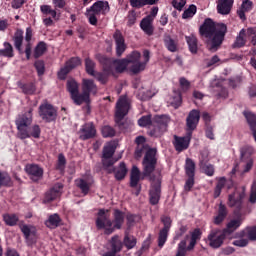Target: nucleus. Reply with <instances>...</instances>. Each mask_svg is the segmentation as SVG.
Returning a JSON list of instances; mask_svg holds the SVG:
<instances>
[{
	"label": "nucleus",
	"instance_id": "nucleus-1",
	"mask_svg": "<svg viewBox=\"0 0 256 256\" xmlns=\"http://www.w3.org/2000/svg\"><path fill=\"white\" fill-rule=\"evenodd\" d=\"M142 165L144 177H149L151 181L148 192L149 203L150 205H159V201H161V170H158L159 177L153 174L157 167V149L147 150Z\"/></svg>",
	"mask_w": 256,
	"mask_h": 256
},
{
	"label": "nucleus",
	"instance_id": "nucleus-2",
	"mask_svg": "<svg viewBox=\"0 0 256 256\" xmlns=\"http://www.w3.org/2000/svg\"><path fill=\"white\" fill-rule=\"evenodd\" d=\"M199 35L206 39V45L209 51H217L227 35V25L220 23L215 24L211 18H206L203 24L199 27Z\"/></svg>",
	"mask_w": 256,
	"mask_h": 256
},
{
	"label": "nucleus",
	"instance_id": "nucleus-3",
	"mask_svg": "<svg viewBox=\"0 0 256 256\" xmlns=\"http://www.w3.org/2000/svg\"><path fill=\"white\" fill-rule=\"evenodd\" d=\"M109 210L99 209L95 220L96 229L98 231H104V235H113L115 231L123 227L125 223V212L114 209L113 220L107 215Z\"/></svg>",
	"mask_w": 256,
	"mask_h": 256
},
{
	"label": "nucleus",
	"instance_id": "nucleus-4",
	"mask_svg": "<svg viewBox=\"0 0 256 256\" xmlns=\"http://www.w3.org/2000/svg\"><path fill=\"white\" fill-rule=\"evenodd\" d=\"M95 59L101 65L102 72H95L92 77H95L101 85H107L109 77H115V73H117V62H115V58L101 53L96 54Z\"/></svg>",
	"mask_w": 256,
	"mask_h": 256
},
{
	"label": "nucleus",
	"instance_id": "nucleus-5",
	"mask_svg": "<svg viewBox=\"0 0 256 256\" xmlns=\"http://www.w3.org/2000/svg\"><path fill=\"white\" fill-rule=\"evenodd\" d=\"M2 219L8 227H19L21 233L24 235V239L28 247H31L33 243V238H31V235L35 236L37 234V230L35 229V226L23 224V221L19 223V215L15 213H5L2 215Z\"/></svg>",
	"mask_w": 256,
	"mask_h": 256
},
{
	"label": "nucleus",
	"instance_id": "nucleus-6",
	"mask_svg": "<svg viewBox=\"0 0 256 256\" xmlns=\"http://www.w3.org/2000/svg\"><path fill=\"white\" fill-rule=\"evenodd\" d=\"M129 109H131V103H129L127 95L120 96L116 103L115 121L120 131L124 133L131 129V123L123 121L126 115L129 114Z\"/></svg>",
	"mask_w": 256,
	"mask_h": 256
},
{
	"label": "nucleus",
	"instance_id": "nucleus-7",
	"mask_svg": "<svg viewBox=\"0 0 256 256\" xmlns=\"http://www.w3.org/2000/svg\"><path fill=\"white\" fill-rule=\"evenodd\" d=\"M111 11V7L109 6L108 1L98 0L91 7L86 9V17L88 19V23L96 27L99 17L101 15H107Z\"/></svg>",
	"mask_w": 256,
	"mask_h": 256
},
{
	"label": "nucleus",
	"instance_id": "nucleus-8",
	"mask_svg": "<svg viewBox=\"0 0 256 256\" xmlns=\"http://www.w3.org/2000/svg\"><path fill=\"white\" fill-rule=\"evenodd\" d=\"M245 199V186L236 189L232 194L228 196L229 207L234 208V213L239 215L241 209H243V200Z\"/></svg>",
	"mask_w": 256,
	"mask_h": 256
},
{
	"label": "nucleus",
	"instance_id": "nucleus-9",
	"mask_svg": "<svg viewBox=\"0 0 256 256\" xmlns=\"http://www.w3.org/2000/svg\"><path fill=\"white\" fill-rule=\"evenodd\" d=\"M38 114L45 123H53V121H57V109L52 104H41L38 108Z\"/></svg>",
	"mask_w": 256,
	"mask_h": 256
},
{
	"label": "nucleus",
	"instance_id": "nucleus-10",
	"mask_svg": "<svg viewBox=\"0 0 256 256\" xmlns=\"http://www.w3.org/2000/svg\"><path fill=\"white\" fill-rule=\"evenodd\" d=\"M227 238V234L219 228L212 229L207 236L208 245L212 249H219Z\"/></svg>",
	"mask_w": 256,
	"mask_h": 256
},
{
	"label": "nucleus",
	"instance_id": "nucleus-11",
	"mask_svg": "<svg viewBox=\"0 0 256 256\" xmlns=\"http://www.w3.org/2000/svg\"><path fill=\"white\" fill-rule=\"evenodd\" d=\"M141 59V53L138 51H133L131 54L127 56V58L124 59H116L114 58V61L116 63V69L117 73H124L129 66V63H139Z\"/></svg>",
	"mask_w": 256,
	"mask_h": 256
},
{
	"label": "nucleus",
	"instance_id": "nucleus-12",
	"mask_svg": "<svg viewBox=\"0 0 256 256\" xmlns=\"http://www.w3.org/2000/svg\"><path fill=\"white\" fill-rule=\"evenodd\" d=\"M91 93L95 95L97 93V85L95 81L91 79L82 80V93H81V103H89L91 101Z\"/></svg>",
	"mask_w": 256,
	"mask_h": 256
},
{
	"label": "nucleus",
	"instance_id": "nucleus-13",
	"mask_svg": "<svg viewBox=\"0 0 256 256\" xmlns=\"http://www.w3.org/2000/svg\"><path fill=\"white\" fill-rule=\"evenodd\" d=\"M201 119V112L197 109H193L189 112L186 118V131L188 137L193 135L195 129H197V125H199V121Z\"/></svg>",
	"mask_w": 256,
	"mask_h": 256
},
{
	"label": "nucleus",
	"instance_id": "nucleus-14",
	"mask_svg": "<svg viewBox=\"0 0 256 256\" xmlns=\"http://www.w3.org/2000/svg\"><path fill=\"white\" fill-rule=\"evenodd\" d=\"M31 123H33V108H29L23 114L18 115L15 121L18 133H21L23 130L29 127Z\"/></svg>",
	"mask_w": 256,
	"mask_h": 256
},
{
	"label": "nucleus",
	"instance_id": "nucleus-15",
	"mask_svg": "<svg viewBox=\"0 0 256 256\" xmlns=\"http://www.w3.org/2000/svg\"><path fill=\"white\" fill-rule=\"evenodd\" d=\"M66 89L70 94V98L72 99L74 105H82L81 93L79 92V83H77L75 79L71 78L67 80Z\"/></svg>",
	"mask_w": 256,
	"mask_h": 256
},
{
	"label": "nucleus",
	"instance_id": "nucleus-16",
	"mask_svg": "<svg viewBox=\"0 0 256 256\" xmlns=\"http://www.w3.org/2000/svg\"><path fill=\"white\" fill-rule=\"evenodd\" d=\"M201 237H203V231H201V228H195L190 232V236L186 235L184 239L186 243V250L193 251L197 245V242L201 241Z\"/></svg>",
	"mask_w": 256,
	"mask_h": 256
},
{
	"label": "nucleus",
	"instance_id": "nucleus-17",
	"mask_svg": "<svg viewBox=\"0 0 256 256\" xmlns=\"http://www.w3.org/2000/svg\"><path fill=\"white\" fill-rule=\"evenodd\" d=\"M25 172L29 176V179L34 183H38L43 179L44 170L41 166L37 164H27L25 166Z\"/></svg>",
	"mask_w": 256,
	"mask_h": 256
},
{
	"label": "nucleus",
	"instance_id": "nucleus-18",
	"mask_svg": "<svg viewBox=\"0 0 256 256\" xmlns=\"http://www.w3.org/2000/svg\"><path fill=\"white\" fill-rule=\"evenodd\" d=\"M79 133V139H81V141H89V139H95L97 136V129L93 122H88L81 126Z\"/></svg>",
	"mask_w": 256,
	"mask_h": 256
},
{
	"label": "nucleus",
	"instance_id": "nucleus-19",
	"mask_svg": "<svg viewBox=\"0 0 256 256\" xmlns=\"http://www.w3.org/2000/svg\"><path fill=\"white\" fill-rule=\"evenodd\" d=\"M33 137L34 139H39L41 137V127L37 124L32 127L24 128L21 132H18V139H30Z\"/></svg>",
	"mask_w": 256,
	"mask_h": 256
},
{
	"label": "nucleus",
	"instance_id": "nucleus-20",
	"mask_svg": "<svg viewBox=\"0 0 256 256\" xmlns=\"http://www.w3.org/2000/svg\"><path fill=\"white\" fill-rule=\"evenodd\" d=\"M113 39L115 41L116 45V56L121 57L125 51H127V44L125 43V37H123V34L121 31L116 30L113 34Z\"/></svg>",
	"mask_w": 256,
	"mask_h": 256
},
{
	"label": "nucleus",
	"instance_id": "nucleus-21",
	"mask_svg": "<svg viewBox=\"0 0 256 256\" xmlns=\"http://www.w3.org/2000/svg\"><path fill=\"white\" fill-rule=\"evenodd\" d=\"M63 190V184L56 183L52 188H50L44 197V203H51L57 199V197H61V191Z\"/></svg>",
	"mask_w": 256,
	"mask_h": 256
},
{
	"label": "nucleus",
	"instance_id": "nucleus-22",
	"mask_svg": "<svg viewBox=\"0 0 256 256\" xmlns=\"http://www.w3.org/2000/svg\"><path fill=\"white\" fill-rule=\"evenodd\" d=\"M172 143L174 145L175 151H177L178 153H181L189 149L191 138L174 135V140Z\"/></svg>",
	"mask_w": 256,
	"mask_h": 256
},
{
	"label": "nucleus",
	"instance_id": "nucleus-23",
	"mask_svg": "<svg viewBox=\"0 0 256 256\" xmlns=\"http://www.w3.org/2000/svg\"><path fill=\"white\" fill-rule=\"evenodd\" d=\"M128 171L129 170L127 169V165L125 164V162H120L117 168L112 167L111 169H108L109 174L114 173L116 181H123V179L127 177Z\"/></svg>",
	"mask_w": 256,
	"mask_h": 256
},
{
	"label": "nucleus",
	"instance_id": "nucleus-24",
	"mask_svg": "<svg viewBox=\"0 0 256 256\" xmlns=\"http://www.w3.org/2000/svg\"><path fill=\"white\" fill-rule=\"evenodd\" d=\"M199 167L208 177H213V175H215V168L212 164H209V159L203 154H201L199 158Z\"/></svg>",
	"mask_w": 256,
	"mask_h": 256
},
{
	"label": "nucleus",
	"instance_id": "nucleus-25",
	"mask_svg": "<svg viewBox=\"0 0 256 256\" xmlns=\"http://www.w3.org/2000/svg\"><path fill=\"white\" fill-rule=\"evenodd\" d=\"M233 3L235 0H218L217 1V11L220 15H229L233 9Z\"/></svg>",
	"mask_w": 256,
	"mask_h": 256
},
{
	"label": "nucleus",
	"instance_id": "nucleus-26",
	"mask_svg": "<svg viewBox=\"0 0 256 256\" xmlns=\"http://www.w3.org/2000/svg\"><path fill=\"white\" fill-rule=\"evenodd\" d=\"M242 224H243L242 217H238L237 219H232L227 223L226 228L223 229L222 231L226 234V236L231 235L235 233V231H237Z\"/></svg>",
	"mask_w": 256,
	"mask_h": 256
},
{
	"label": "nucleus",
	"instance_id": "nucleus-27",
	"mask_svg": "<svg viewBox=\"0 0 256 256\" xmlns=\"http://www.w3.org/2000/svg\"><path fill=\"white\" fill-rule=\"evenodd\" d=\"M140 28L146 35L151 37L155 32V28L153 27V18H151V16L144 17L140 22Z\"/></svg>",
	"mask_w": 256,
	"mask_h": 256
},
{
	"label": "nucleus",
	"instance_id": "nucleus-28",
	"mask_svg": "<svg viewBox=\"0 0 256 256\" xmlns=\"http://www.w3.org/2000/svg\"><path fill=\"white\" fill-rule=\"evenodd\" d=\"M229 215V210L225 204L220 203L217 210V215L214 217V225H221L227 216Z\"/></svg>",
	"mask_w": 256,
	"mask_h": 256
},
{
	"label": "nucleus",
	"instance_id": "nucleus-29",
	"mask_svg": "<svg viewBox=\"0 0 256 256\" xmlns=\"http://www.w3.org/2000/svg\"><path fill=\"white\" fill-rule=\"evenodd\" d=\"M152 122L154 123V125H157L162 130L167 131L169 123H171V118L169 117V115H155Z\"/></svg>",
	"mask_w": 256,
	"mask_h": 256
},
{
	"label": "nucleus",
	"instance_id": "nucleus-30",
	"mask_svg": "<svg viewBox=\"0 0 256 256\" xmlns=\"http://www.w3.org/2000/svg\"><path fill=\"white\" fill-rule=\"evenodd\" d=\"M62 221L61 216L54 213L48 217V219L44 222V225L48 227V229H57V227H61Z\"/></svg>",
	"mask_w": 256,
	"mask_h": 256
},
{
	"label": "nucleus",
	"instance_id": "nucleus-31",
	"mask_svg": "<svg viewBox=\"0 0 256 256\" xmlns=\"http://www.w3.org/2000/svg\"><path fill=\"white\" fill-rule=\"evenodd\" d=\"M17 87L21 89L22 93L24 95H35V92L37 91V87L35 86V83H23L22 81L17 82Z\"/></svg>",
	"mask_w": 256,
	"mask_h": 256
},
{
	"label": "nucleus",
	"instance_id": "nucleus-32",
	"mask_svg": "<svg viewBox=\"0 0 256 256\" xmlns=\"http://www.w3.org/2000/svg\"><path fill=\"white\" fill-rule=\"evenodd\" d=\"M139 181H141V170L137 166H133L130 173V187L135 189L139 185Z\"/></svg>",
	"mask_w": 256,
	"mask_h": 256
},
{
	"label": "nucleus",
	"instance_id": "nucleus-33",
	"mask_svg": "<svg viewBox=\"0 0 256 256\" xmlns=\"http://www.w3.org/2000/svg\"><path fill=\"white\" fill-rule=\"evenodd\" d=\"M12 40L14 42L15 49L18 50L20 55L23 54V49L21 48L23 47V30L21 29L16 30Z\"/></svg>",
	"mask_w": 256,
	"mask_h": 256
},
{
	"label": "nucleus",
	"instance_id": "nucleus-34",
	"mask_svg": "<svg viewBox=\"0 0 256 256\" xmlns=\"http://www.w3.org/2000/svg\"><path fill=\"white\" fill-rule=\"evenodd\" d=\"M247 37L245 35V28L241 29L239 35L236 37L234 43L232 44V49H241L247 45Z\"/></svg>",
	"mask_w": 256,
	"mask_h": 256
},
{
	"label": "nucleus",
	"instance_id": "nucleus-35",
	"mask_svg": "<svg viewBox=\"0 0 256 256\" xmlns=\"http://www.w3.org/2000/svg\"><path fill=\"white\" fill-rule=\"evenodd\" d=\"M4 48L0 49V57H6L7 59H13L15 57V51L13 45L9 42H4Z\"/></svg>",
	"mask_w": 256,
	"mask_h": 256
},
{
	"label": "nucleus",
	"instance_id": "nucleus-36",
	"mask_svg": "<svg viewBox=\"0 0 256 256\" xmlns=\"http://www.w3.org/2000/svg\"><path fill=\"white\" fill-rule=\"evenodd\" d=\"M117 150V146L115 143L110 142L103 148L102 158L103 159H111L113 155H115V151Z\"/></svg>",
	"mask_w": 256,
	"mask_h": 256
},
{
	"label": "nucleus",
	"instance_id": "nucleus-37",
	"mask_svg": "<svg viewBox=\"0 0 256 256\" xmlns=\"http://www.w3.org/2000/svg\"><path fill=\"white\" fill-rule=\"evenodd\" d=\"M47 53V43L45 41H40L34 48V59H39V57H43Z\"/></svg>",
	"mask_w": 256,
	"mask_h": 256
},
{
	"label": "nucleus",
	"instance_id": "nucleus-38",
	"mask_svg": "<svg viewBox=\"0 0 256 256\" xmlns=\"http://www.w3.org/2000/svg\"><path fill=\"white\" fill-rule=\"evenodd\" d=\"M159 0H130V5L134 9H141L145 5H157Z\"/></svg>",
	"mask_w": 256,
	"mask_h": 256
},
{
	"label": "nucleus",
	"instance_id": "nucleus-39",
	"mask_svg": "<svg viewBox=\"0 0 256 256\" xmlns=\"http://www.w3.org/2000/svg\"><path fill=\"white\" fill-rule=\"evenodd\" d=\"M185 39L189 47L190 53H192L193 55L197 54V51H198L197 37H195V35H191V36H186Z\"/></svg>",
	"mask_w": 256,
	"mask_h": 256
},
{
	"label": "nucleus",
	"instance_id": "nucleus-40",
	"mask_svg": "<svg viewBox=\"0 0 256 256\" xmlns=\"http://www.w3.org/2000/svg\"><path fill=\"white\" fill-rule=\"evenodd\" d=\"M76 187H78V189H80L81 193L84 196L89 195V191H91V183L87 182L83 178L76 181Z\"/></svg>",
	"mask_w": 256,
	"mask_h": 256
},
{
	"label": "nucleus",
	"instance_id": "nucleus-41",
	"mask_svg": "<svg viewBox=\"0 0 256 256\" xmlns=\"http://www.w3.org/2000/svg\"><path fill=\"white\" fill-rule=\"evenodd\" d=\"M111 244V250L114 251V253H119L123 249L124 243L119 239V235H115L111 238L110 241Z\"/></svg>",
	"mask_w": 256,
	"mask_h": 256
},
{
	"label": "nucleus",
	"instance_id": "nucleus-42",
	"mask_svg": "<svg viewBox=\"0 0 256 256\" xmlns=\"http://www.w3.org/2000/svg\"><path fill=\"white\" fill-rule=\"evenodd\" d=\"M84 65H85L86 73L91 77L95 76V67H97V64L95 63V61L87 57L84 60Z\"/></svg>",
	"mask_w": 256,
	"mask_h": 256
},
{
	"label": "nucleus",
	"instance_id": "nucleus-43",
	"mask_svg": "<svg viewBox=\"0 0 256 256\" xmlns=\"http://www.w3.org/2000/svg\"><path fill=\"white\" fill-rule=\"evenodd\" d=\"M185 173L187 177H195V162L191 158L186 159Z\"/></svg>",
	"mask_w": 256,
	"mask_h": 256
},
{
	"label": "nucleus",
	"instance_id": "nucleus-44",
	"mask_svg": "<svg viewBox=\"0 0 256 256\" xmlns=\"http://www.w3.org/2000/svg\"><path fill=\"white\" fill-rule=\"evenodd\" d=\"M164 45H165L166 49H168V51H170V53H176L177 42L173 38H171V36H166L164 38Z\"/></svg>",
	"mask_w": 256,
	"mask_h": 256
},
{
	"label": "nucleus",
	"instance_id": "nucleus-45",
	"mask_svg": "<svg viewBox=\"0 0 256 256\" xmlns=\"http://www.w3.org/2000/svg\"><path fill=\"white\" fill-rule=\"evenodd\" d=\"M245 35L246 39H248V41H250V43L256 47V26L245 29Z\"/></svg>",
	"mask_w": 256,
	"mask_h": 256
},
{
	"label": "nucleus",
	"instance_id": "nucleus-46",
	"mask_svg": "<svg viewBox=\"0 0 256 256\" xmlns=\"http://www.w3.org/2000/svg\"><path fill=\"white\" fill-rule=\"evenodd\" d=\"M123 243L126 249L131 250L135 247V245H137V238H135V236H129V234H126L124 236Z\"/></svg>",
	"mask_w": 256,
	"mask_h": 256
},
{
	"label": "nucleus",
	"instance_id": "nucleus-47",
	"mask_svg": "<svg viewBox=\"0 0 256 256\" xmlns=\"http://www.w3.org/2000/svg\"><path fill=\"white\" fill-rule=\"evenodd\" d=\"M11 176L7 172L0 171V187H11Z\"/></svg>",
	"mask_w": 256,
	"mask_h": 256
},
{
	"label": "nucleus",
	"instance_id": "nucleus-48",
	"mask_svg": "<svg viewBox=\"0 0 256 256\" xmlns=\"http://www.w3.org/2000/svg\"><path fill=\"white\" fill-rule=\"evenodd\" d=\"M197 13V6L191 4L182 14V19H192Z\"/></svg>",
	"mask_w": 256,
	"mask_h": 256
},
{
	"label": "nucleus",
	"instance_id": "nucleus-49",
	"mask_svg": "<svg viewBox=\"0 0 256 256\" xmlns=\"http://www.w3.org/2000/svg\"><path fill=\"white\" fill-rule=\"evenodd\" d=\"M169 238V231L160 229L158 233V247H163Z\"/></svg>",
	"mask_w": 256,
	"mask_h": 256
},
{
	"label": "nucleus",
	"instance_id": "nucleus-50",
	"mask_svg": "<svg viewBox=\"0 0 256 256\" xmlns=\"http://www.w3.org/2000/svg\"><path fill=\"white\" fill-rule=\"evenodd\" d=\"M40 11L42 14L45 15V17L51 16L52 19H55V17H57V11L53 10V8H51V6L49 5L40 6Z\"/></svg>",
	"mask_w": 256,
	"mask_h": 256
},
{
	"label": "nucleus",
	"instance_id": "nucleus-51",
	"mask_svg": "<svg viewBox=\"0 0 256 256\" xmlns=\"http://www.w3.org/2000/svg\"><path fill=\"white\" fill-rule=\"evenodd\" d=\"M65 65L70 71H73V69H77V67L81 65V58L71 57L68 61H66Z\"/></svg>",
	"mask_w": 256,
	"mask_h": 256
},
{
	"label": "nucleus",
	"instance_id": "nucleus-52",
	"mask_svg": "<svg viewBox=\"0 0 256 256\" xmlns=\"http://www.w3.org/2000/svg\"><path fill=\"white\" fill-rule=\"evenodd\" d=\"M161 223L163 224V228H161L164 231H171V227L173 225V220L171 217L163 215L160 218Z\"/></svg>",
	"mask_w": 256,
	"mask_h": 256
},
{
	"label": "nucleus",
	"instance_id": "nucleus-53",
	"mask_svg": "<svg viewBox=\"0 0 256 256\" xmlns=\"http://www.w3.org/2000/svg\"><path fill=\"white\" fill-rule=\"evenodd\" d=\"M145 67H147L145 63L136 62L130 67V71L134 73V75H137V73H141V71H145Z\"/></svg>",
	"mask_w": 256,
	"mask_h": 256
},
{
	"label": "nucleus",
	"instance_id": "nucleus-54",
	"mask_svg": "<svg viewBox=\"0 0 256 256\" xmlns=\"http://www.w3.org/2000/svg\"><path fill=\"white\" fill-rule=\"evenodd\" d=\"M167 132V130H163L161 126H157V124H154V128L149 131L150 137H161L163 133Z\"/></svg>",
	"mask_w": 256,
	"mask_h": 256
},
{
	"label": "nucleus",
	"instance_id": "nucleus-55",
	"mask_svg": "<svg viewBox=\"0 0 256 256\" xmlns=\"http://www.w3.org/2000/svg\"><path fill=\"white\" fill-rule=\"evenodd\" d=\"M34 67H35L39 77H41L42 75H45V61H43V60L35 61Z\"/></svg>",
	"mask_w": 256,
	"mask_h": 256
},
{
	"label": "nucleus",
	"instance_id": "nucleus-56",
	"mask_svg": "<svg viewBox=\"0 0 256 256\" xmlns=\"http://www.w3.org/2000/svg\"><path fill=\"white\" fill-rule=\"evenodd\" d=\"M65 165H67V159L62 153L58 155V161L56 164L57 171H64Z\"/></svg>",
	"mask_w": 256,
	"mask_h": 256
},
{
	"label": "nucleus",
	"instance_id": "nucleus-57",
	"mask_svg": "<svg viewBox=\"0 0 256 256\" xmlns=\"http://www.w3.org/2000/svg\"><path fill=\"white\" fill-rule=\"evenodd\" d=\"M115 128L111 126H104L102 127V137L107 138V137H115Z\"/></svg>",
	"mask_w": 256,
	"mask_h": 256
},
{
	"label": "nucleus",
	"instance_id": "nucleus-58",
	"mask_svg": "<svg viewBox=\"0 0 256 256\" xmlns=\"http://www.w3.org/2000/svg\"><path fill=\"white\" fill-rule=\"evenodd\" d=\"M253 153V147L251 146H244L240 150L241 161H245V157H251Z\"/></svg>",
	"mask_w": 256,
	"mask_h": 256
},
{
	"label": "nucleus",
	"instance_id": "nucleus-59",
	"mask_svg": "<svg viewBox=\"0 0 256 256\" xmlns=\"http://www.w3.org/2000/svg\"><path fill=\"white\" fill-rule=\"evenodd\" d=\"M117 160H114L113 158H102V165L105 171L109 173V169H112L113 165H115V162Z\"/></svg>",
	"mask_w": 256,
	"mask_h": 256
},
{
	"label": "nucleus",
	"instance_id": "nucleus-60",
	"mask_svg": "<svg viewBox=\"0 0 256 256\" xmlns=\"http://www.w3.org/2000/svg\"><path fill=\"white\" fill-rule=\"evenodd\" d=\"M153 120H151V115L142 116L138 120V125L140 127H149V125H152Z\"/></svg>",
	"mask_w": 256,
	"mask_h": 256
},
{
	"label": "nucleus",
	"instance_id": "nucleus-61",
	"mask_svg": "<svg viewBox=\"0 0 256 256\" xmlns=\"http://www.w3.org/2000/svg\"><path fill=\"white\" fill-rule=\"evenodd\" d=\"M189 230L185 225H181L179 229L175 232L174 241H179Z\"/></svg>",
	"mask_w": 256,
	"mask_h": 256
},
{
	"label": "nucleus",
	"instance_id": "nucleus-62",
	"mask_svg": "<svg viewBox=\"0 0 256 256\" xmlns=\"http://www.w3.org/2000/svg\"><path fill=\"white\" fill-rule=\"evenodd\" d=\"M149 247H151V236L144 240L140 250L138 251V255L141 256L145 253V251H149Z\"/></svg>",
	"mask_w": 256,
	"mask_h": 256
},
{
	"label": "nucleus",
	"instance_id": "nucleus-63",
	"mask_svg": "<svg viewBox=\"0 0 256 256\" xmlns=\"http://www.w3.org/2000/svg\"><path fill=\"white\" fill-rule=\"evenodd\" d=\"M245 231L250 241H256V226L247 227Z\"/></svg>",
	"mask_w": 256,
	"mask_h": 256
},
{
	"label": "nucleus",
	"instance_id": "nucleus-64",
	"mask_svg": "<svg viewBox=\"0 0 256 256\" xmlns=\"http://www.w3.org/2000/svg\"><path fill=\"white\" fill-rule=\"evenodd\" d=\"M249 201L252 204L256 203V180L253 181V184L251 186V192H250Z\"/></svg>",
	"mask_w": 256,
	"mask_h": 256
}]
</instances>
